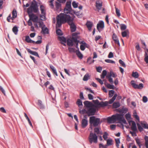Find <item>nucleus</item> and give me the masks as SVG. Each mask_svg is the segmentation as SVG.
Returning <instances> with one entry per match:
<instances>
[{
	"label": "nucleus",
	"instance_id": "1",
	"mask_svg": "<svg viewBox=\"0 0 148 148\" xmlns=\"http://www.w3.org/2000/svg\"><path fill=\"white\" fill-rule=\"evenodd\" d=\"M75 16L74 14L71 16L69 15H66L63 14H60L59 15V17L58 19L57 26H61L62 24L67 23L70 25L71 31L74 32L76 30V27L74 23Z\"/></svg>",
	"mask_w": 148,
	"mask_h": 148
},
{
	"label": "nucleus",
	"instance_id": "2",
	"mask_svg": "<svg viewBox=\"0 0 148 148\" xmlns=\"http://www.w3.org/2000/svg\"><path fill=\"white\" fill-rule=\"evenodd\" d=\"M107 120L108 123H114L117 121L120 123L127 124L123 114H121L116 113L115 114L113 115L111 117H108Z\"/></svg>",
	"mask_w": 148,
	"mask_h": 148
},
{
	"label": "nucleus",
	"instance_id": "3",
	"mask_svg": "<svg viewBox=\"0 0 148 148\" xmlns=\"http://www.w3.org/2000/svg\"><path fill=\"white\" fill-rule=\"evenodd\" d=\"M89 121L90 126L95 127L101 123L100 119L93 116L90 117Z\"/></svg>",
	"mask_w": 148,
	"mask_h": 148
},
{
	"label": "nucleus",
	"instance_id": "4",
	"mask_svg": "<svg viewBox=\"0 0 148 148\" xmlns=\"http://www.w3.org/2000/svg\"><path fill=\"white\" fill-rule=\"evenodd\" d=\"M72 10L71 7V1H67L66 3V7L64 10V13H63V14L68 15L71 14L72 16L73 14H72V13H71ZM61 14H62V13H61Z\"/></svg>",
	"mask_w": 148,
	"mask_h": 148
},
{
	"label": "nucleus",
	"instance_id": "5",
	"mask_svg": "<svg viewBox=\"0 0 148 148\" xmlns=\"http://www.w3.org/2000/svg\"><path fill=\"white\" fill-rule=\"evenodd\" d=\"M97 136L95 134L93 133L92 132L90 133L88 140L90 144H92L93 143H97Z\"/></svg>",
	"mask_w": 148,
	"mask_h": 148
},
{
	"label": "nucleus",
	"instance_id": "6",
	"mask_svg": "<svg viewBox=\"0 0 148 148\" xmlns=\"http://www.w3.org/2000/svg\"><path fill=\"white\" fill-rule=\"evenodd\" d=\"M95 6L98 11H99L102 9V12L103 13L105 12V9L102 7V2L100 0H97L95 3Z\"/></svg>",
	"mask_w": 148,
	"mask_h": 148
},
{
	"label": "nucleus",
	"instance_id": "7",
	"mask_svg": "<svg viewBox=\"0 0 148 148\" xmlns=\"http://www.w3.org/2000/svg\"><path fill=\"white\" fill-rule=\"evenodd\" d=\"M40 9L41 13V14L40 15V18L42 20H45L46 19L45 7L43 5H41L40 6Z\"/></svg>",
	"mask_w": 148,
	"mask_h": 148
},
{
	"label": "nucleus",
	"instance_id": "8",
	"mask_svg": "<svg viewBox=\"0 0 148 148\" xmlns=\"http://www.w3.org/2000/svg\"><path fill=\"white\" fill-rule=\"evenodd\" d=\"M79 41L77 40L76 38L72 37L71 39H69L67 40V42L68 45L70 46H72L73 45V42H74L76 45H78Z\"/></svg>",
	"mask_w": 148,
	"mask_h": 148
},
{
	"label": "nucleus",
	"instance_id": "9",
	"mask_svg": "<svg viewBox=\"0 0 148 148\" xmlns=\"http://www.w3.org/2000/svg\"><path fill=\"white\" fill-rule=\"evenodd\" d=\"M131 84L133 87L135 89H142L144 87L143 84L140 83L138 85L136 84L134 80L131 81Z\"/></svg>",
	"mask_w": 148,
	"mask_h": 148
},
{
	"label": "nucleus",
	"instance_id": "10",
	"mask_svg": "<svg viewBox=\"0 0 148 148\" xmlns=\"http://www.w3.org/2000/svg\"><path fill=\"white\" fill-rule=\"evenodd\" d=\"M104 23L102 21H100L97 25V28L99 32H100L104 28Z\"/></svg>",
	"mask_w": 148,
	"mask_h": 148
},
{
	"label": "nucleus",
	"instance_id": "11",
	"mask_svg": "<svg viewBox=\"0 0 148 148\" xmlns=\"http://www.w3.org/2000/svg\"><path fill=\"white\" fill-rule=\"evenodd\" d=\"M129 123L131 126V129L133 131H137V129L135 122L133 121H129Z\"/></svg>",
	"mask_w": 148,
	"mask_h": 148
},
{
	"label": "nucleus",
	"instance_id": "12",
	"mask_svg": "<svg viewBox=\"0 0 148 148\" xmlns=\"http://www.w3.org/2000/svg\"><path fill=\"white\" fill-rule=\"evenodd\" d=\"M96 111L95 109L92 107L88 109L87 114L88 116L94 115Z\"/></svg>",
	"mask_w": 148,
	"mask_h": 148
},
{
	"label": "nucleus",
	"instance_id": "13",
	"mask_svg": "<svg viewBox=\"0 0 148 148\" xmlns=\"http://www.w3.org/2000/svg\"><path fill=\"white\" fill-rule=\"evenodd\" d=\"M59 17V15L57 16V23L56 25V34L59 36H62L63 35V33L62 32V31L60 29H58V28L60 27V26H57L58 24V19Z\"/></svg>",
	"mask_w": 148,
	"mask_h": 148
},
{
	"label": "nucleus",
	"instance_id": "14",
	"mask_svg": "<svg viewBox=\"0 0 148 148\" xmlns=\"http://www.w3.org/2000/svg\"><path fill=\"white\" fill-rule=\"evenodd\" d=\"M29 17L30 20H32L34 22L36 23L38 20V17L33 14H29Z\"/></svg>",
	"mask_w": 148,
	"mask_h": 148
},
{
	"label": "nucleus",
	"instance_id": "15",
	"mask_svg": "<svg viewBox=\"0 0 148 148\" xmlns=\"http://www.w3.org/2000/svg\"><path fill=\"white\" fill-rule=\"evenodd\" d=\"M55 8H54L55 10L58 12H59L61 10V4L60 3L56 1L55 2Z\"/></svg>",
	"mask_w": 148,
	"mask_h": 148
},
{
	"label": "nucleus",
	"instance_id": "16",
	"mask_svg": "<svg viewBox=\"0 0 148 148\" xmlns=\"http://www.w3.org/2000/svg\"><path fill=\"white\" fill-rule=\"evenodd\" d=\"M38 25H39V27H41V28L42 27H44L45 26L42 21L37 22L36 23H35L34 24V25L35 27H36L37 28H38Z\"/></svg>",
	"mask_w": 148,
	"mask_h": 148
},
{
	"label": "nucleus",
	"instance_id": "17",
	"mask_svg": "<svg viewBox=\"0 0 148 148\" xmlns=\"http://www.w3.org/2000/svg\"><path fill=\"white\" fill-rule=\"evenodd\" d=\"M88 121L87 119H83L81 121V126L83 128H85L88 125Z\"/></svg>",
	"mask_w": 148,
	"mask_h": 148
},
{
	"label": "nucleus",
	"instance_id": "18",
	"mask_svg": "<svg viewBox=\"0 0 148 148\" xmlns=\"http://www.w3.org/2000/svg\"><path fill=\"white\" fill-rule=\"evenodd\" d=\"M86 25L89 31H91V28L93 25V23L90 21H88L86 23Z\"/></svg>",
	"mask_w": 148,
	"mask_h": 148
},
{
	"label": "nucleus",
	"instance_id": "19",
	"mask_svg": "<svg viewBox=\"0 0 148 148\" xmlns=\"http://www.w3.org/2000/svg\"><path fill=\"white\" fill-rule=\"evenodd\" d=\"M112 39L115 42V43L117 44L119 46L120 45V43L118 39L117 36L115 34H113L112 35Z\"/></svg>",
	"mask_w": 148,
	"mask_h": 148
},
{
	"label": "nucleus",
	"instance_id": "20",
	"mask_svg": "<svg viewBox=\"0 0 148 148\" xmlns=\"http://www.w3.org/2000/svg\"><path fill=\"white\" fill-rule=\"evenodd\" d=\"M84 106L86 108H90L92 107V103L90 102L86 101L84 102Z\"/></svg>",
	"mask_w": 148,
	"mask_h": 148
},
{
	"label": "nucleus",
	"instance_id": "21",
	"mask_svg": "<svg viewBox=\"0 0 148 148\" xmlns=\"http://www.w3.org/2000/svg\"><path fill=\"white\" fill-rule=\"evenodd\" d=\"M43 34H48L49 33V31L48 29L45 27V26L42 28V31L41 32Z\"/></svg>",
	"mask_w": 148,
	"mask_h": 148
},
{
	"label": "nucleus",
	"instance_id": "22",
	"mask_svg": "<svg viewBox=\"0 0 148 148\" xmlns=\"http://www.w3.org/2000/svg\"><path fill=\"white\" fill-rule=\"evenodd\" d=\"M30 6L34 12L37 13L38 11V8L36 5L32 4Z\"/></svg>",
	"mask_w": 148,
	"mask_h": 148
},
{
	"label": "nucleus",
	"instance_id": "23",
	"mask_svg": "<svg viewBox=\"0 0 148 148\" xmlns=\"http://www.w3.org/2000/svg\"><path fill=\"white\" fill-rule=\"evenodd\" d=\"M27 51L31 54L34 55L36 56H37L38 57H39L38 54L37 52L33 51L30 49L28 48L27 49Z\"/></svg>",
	"mask_w": 148,
	"mask_h": 148
},
{
	"label": "nucleus",
	"instance_id": "24",
	"mask_svg": "<svg viewBox=\"0 0 148 148\" xmlns=\"http://www.w3.org/2000/svg\"><path fill=\"white\" fill-rule=\"evenodd\" d=\"M50 67L51 69L53 74L55 75L56 76H58V75L57 72L56 70L54 67L52 65H50Z\"/></svg>",
	"mask_w": 148,
	"mask_h": 148
},
{
	"label": "nucleus",
	"instance_id": "25",
	"mask_svg": "<svg viewBox=\"0 0 148 148\" xmlns=\"http://www.w3.org/2000/svg\"><path fill=\"white\" fill-rule=\"evenodd\" d=\"M108 104V101H106L105 102L101 101L99 103V107H103L107 106Z\"/></svg>",
	"mask_w": 148,
	"mask_h": 148
},
{
	"label": "nucleus",
	"instance_id": "26",
	"mask_svg": "<svg viewBox=\"0 0 148 148\" xmlns=\"http://www.w3.org/2000/svg\"><path fill=\"white\" fill-rule=\"evenodd\" d=\"M25 41L29 43H35V41L32 40L29 36H27L25 37Z\"/></svg>",
	"mask_w": 148,
	"mask_h": 148
},
{
	"label": "nucleus",
	"instance_id": "27",
	"mask_svg": "<svg viewBox=\"0 0 148 148\" xmlns=\"http://www.w3.org/2000/svg\"><path fill=\"white\" fill-rule=\"evenodd\" d=\"M75 53L77 56L80 59H82L83 57V56L79 50L75 51Z\"/></svg>",
	"mask_w": 148,
	"mask_h": 148
},
{
	"label": "nucleus",
	"instance_id": "28",
	"mask_svg": "<svg viewBox=\"0 0 148 148\" xmlns=\"http://www.w3.org/2000/svg\"><path fill=\"white\" fill-rule=\"evenodd\" d=\"M117 96V94H115L112 98L108 101V103L110 104H112L115 100Z\"/></svg>",
	"mask_w": 148,
	"mask_h": 148
},
{
	"label": "nucleus",
	"instance_id": "29",
	"mask_svg": "<svg viewBox=\"0 0 148 148\" xmlns=\"http://www.w3.org/2000/svg\"><path fill=\"white\" fill-rule=\"evenodd\" d=\"M90 75L88 73H86L84 76L83 80L84 81H87L90 78Z\"/></svg>",
	"mask_w": 148,
	"mask_h": 148
},
{
	"label": "nucleus",
	"instance_id": "30",
	"mask_svg": "<svg viewBox=\"0 0 148 148\" xmlns=\"http://www.w3.org/2000/svg\"><path fill=\"white\" fill-rule=\"evenodd\" d=\"M77 104L78 105L79 107L80 108H82L83 106L82 101L80 99H77Z\"/></svg>",
	"mask_w": 148,
	"mask_h": 148
},
{
	"label": "nucleus",
	"instance_id": "31",
	"mask_svg": "<svg viewBox=\"0 0 148 148\" xmlns=\"http://www.w3.org/2000/svg\"><path fill=\"white\" fill-rule=\"evenodd\" d=\"M141 125L143 128L148 129V124L147 123H141Z\"/></svg>",
	"mask_w": 148,
	"mask_h": 148
},
{
	"label": "nucleus",
	"instance_id": "32",
	"mask_svg": "<svg viewBox=\"0 0 148 148\" xmlns=\"http://www.w3.org/2000/svg\"><path fill=\"white\" fill-rule=\"evenodd\" d=\"M120 106V104L119 102H114L113 104V107L114 108H117Z\"/></svg>",
	"mask_w": 148,
	"mask_h": 148
},
{
	"label": "nucleus",
	"instance_id": "33",
	"mask_svg": "<svg viewBox=\"0 0 148 148\" xmlns=\"http://www.w3.org/2000/svg\"><path fill=\"white\" fill-rule=\"evenodd\" d=\"M133 116L134 118H136V119L138 121H139V117L137 115L136 112L135 110L134 111Z\"/></svg>",
	"mask_w": 148,
	"mask_h": 148
},
{
	"label": "nucleus",
	"instance_id": "34",
	"mask_svg": "<svg viewBox=\"0 0 148 148\" xmlns=\"http://www.w3.org/2000/svg\"><path fill=\"white\" fill-rule=\"evenodd\" d=\"M107 71L105 70H104L103 71L102 74L101 75V79H104L105 76L107 75Z\"/></svg>",
	"mask_w": 148,
	"mask_h": 148
},
{
	"label": "nucleus",
	"instance_id": "35",
	"mask_svg": "<svg viewBox=\"0 0 148 148\" xmlns=\"http://www.w3.org/2000/svg\"><path fill=\"white\" fill-rule=\"evenodd\" d=\"M13 32L14 33L15 35H17V34L18 32V30L17 27L16 26H14L12 28V29Z\"/></svg>",
	"mask_w": 148,
	"mask_h": 148
},
{
	"label": "nucleus",
	"instance_id": "36",
	"mask_svg": "<svg viewBox=\"0 0 148 148\" xmlns=\"http://www.w3.org/2000/svg\"><path fill=\"white\" fill-rule=\"evenodd\" d=\"M58 39L61 42H62L64 43H66V40L65 38L63 36H59L58 37Z\"/></svg>",
	"mask_w": 148,
	"mask_h": 148
},
{
	"label": "nucleus",
	"instance_id": "37",
	"mask_svg": "<svg viewBox=\"0 0 148 148\" xmlns=\"http://www.w3.org/2000/svg\"><path fill=\"white\" fill-rule=\"evenodd\" d=\"M105 85L106 87H107L108 88L110 89H114V86L113 85L110 84H106L105 83Z\"/></svg>",
	"mask_w": 148,
	"mask_h": 148
},
{
	"label": "nucleus",
	"instance_id": "38",
	"mask_svg": "<svg viewBox=\"0 0 148 148\" xmlns=\"http://www.w3.org/2000/svg\"><path fill=\"white\" fill-rule=\"evenodd\" d=\"M145 145L146 148H148V137L145 136Z\"/></svg>",
	"mask_w": 148,
	"mask_h": 148
},
{
	"label": "nucleus",
	"instance_id": "39",
	"mask_svg": "<svg viewBox=\"0 0 148 148\" xmlns=\"http://www.w3.org/2000/svg\"><path fill=\"white\" fill-rule=\"evenodd\" d=\"M107 146L111 145L112 144V140L111 139H108L106 140Z\"/></svg>",
	"mask_w": 148,
	"mask_h": 148
},
{
	"label": "nucleus",
	"instance_id": "40",
	"mask_svg": "<svg viewBox=\"0 0 148 148\" xmlns=\"http://www.w3.org/2000/svg\"><path fill=\"white\" fill-rule=\"evenodd\" d=\"M94 60H92L91 57H89L87 59V63L89 64H90L94 62Z\"/></svg>",
	"mask_w": 148,
	"mask_h": 148
},
{
	"label": "nucleus",
	"instance_id": "41",
	"mask_svg": "<svg viewBox=\"0 0 148 148\" xmlns=\"http://www.w3.org/2000/svg\"><path fill=\"white\" fill-rule=\"evenodd\" d=\"M132 76L133 77L135 78H138L139 77V75L138 72H133L132 73Z\"/></svg>",
	"mask_w": 148,
	"mask_h": 148
},
{
	"label": "nucleus",
	"instance_id": "42",
	"mask_svg": "<svg viewBox=\"0 0 148 148\" xmlns=\"http://www.w3.org/2000/svg\"><path fill=\"white\" fill-rule=\"evenodd\" d=\"M109 76H110V77H116L117 75L116 74L113 72L112 71H110L109 75H108Z\"/></svg>",
	"mask_w": 148,
	"mask_h": 148
},
{
	"label": "nucleus",
	"instance_id": "43",
	"mask_svg": "<svg viewBox=\"0 0 148 148\" xmlns=\"http://www.w3.org/2000/svg\"><path fill=\"white\" fill-rule=\"evenodd\" d=\"M125 116L128 122L130 121H129V120L131 118V115L129 113H127L125 115Z\"/></svg>",
	"mask_w": 148,
	"mask_h": 148
},
{
	"label": "nucleus",
	"instance_id": "44",
	"mask_svg": "<svg viewBox=\"0 0 148 148\" xmlns=\"http://www.w3.org/2000/svg\"><path fill=\"white\" fill-rule=\"evenodd\" d=\"M13 18H16L17 16V14L16 10L15 9L13 10L12 12Z\"/></svg>",
	"mask_w": 148,
	"mask_h": 148
},
{
	"label": "nucleus",
	"instance_id": "45",
	"mask_svg": "<svg viewBox=\"0 0 148 148\" xmlns=\"http://www.w3.org/2000/svg\"><path fill=\"white\" fill-rule=\"evenodd\" d=\"M33 11L31 6H30L29 8H27V12L29 15V14H32V12H33Z\"/></svg>",
	"mask_w": 148,
	"mask_h": 148
},
{
	"label": "nucleus",
	"instance_id": "46",
	"mask_svg": "<svg viewBox=\"0 0 148 148\" xmlns=\"http://www.w3.org/2000/svg\"><path fill=\"white\" fill-rule=\"evenodd\" d=\"M137 125L138 126V129L140 132H141L143 131V127H142L141 125L139 123H137Z\"/></svg>",
	"mask_w": 148,
	"mask_h": 148
},
{
	"label": "nucleus",
	"instance_id": "47",
	"mask_svg": "<svg viewBox=\"0 0 148 148\" xmlns=\"http://www.w3.org/2000/svg\"><path fill=\"white\" fill-rule=\"evenodd\" d=\"M54 0H49V2L50 3L49 5L50 8L52 9H53L54 8V6L53 4V2Z\"/></svg>",
	"mask_w": 148,
	"mask_h": 148
},
{
	"label": "nucleus",
	"instance_id": "48",
	"mask_svg": "<svg viewBox=\"0 0 148 148\" xmlns=\"http://www.w3.org/2000/svg\"><path fill=\"white\" fill-rule=\"evenodd\" d=\"M108 134L106 132H104L103 137L104 139L105 140H106L108 138Z\"/></svg>",
	"mask_w": 148,
	"mask_h": 148
},
{
	"label": "nucleus",
	"instance_id": "49",
	"mask_svg": "<svg viewBox=\"0 0 148 148\" xmlns=\"http://www.w3.org/2000/svg\"><path fill=\"white\" fill-rule=\"evenodd\" d=\"M114 92V91L113 90H111L109 91V95L110 97H112L113 95Z\"/></svg>",
	"mask_w": 148,
	"mask_h": 148
},
{
	"label": "nucleus",
	"instance_id": "50",
	"mask_svg": "<svg viewBox=\"0 0 148 148\" xmlns=\"http://www.w3.org/2000/svg\"><path fill=\"white\" fill-rule=\"evenodd\" d=\"M78 3H76L75 1H73L72 3L73 7L74 8H76L78 7Z\"/></svg>",
	"mask_w": 148,
	"mask_h": 148
},
{
	"label": "nucleus",
	"instance_id": "51",
	"mask_svg": "<svg viewBox=\"0 0 148 148\" xmlns=\"http://www.w3.org/2000/svg\"><path fill=\"white\" fill-rule=\"evenodd\" d=\"M94 132L97 134H99L100 132L99 128H95L94 129Z\"/></svg>",
	"mask_w": 148,
	"mask_h": 148
},
{
	"label": "nucleus",
	"instance_id": "52",
	"mask_svg": "<svg viewBox=\"0 0 148 148\" xmlns=\"http://www.w3.org/2000/svg\"><path fill=\"white\" fill-rule=\"evenodd\" d=\"M106 77L108 79V80L111 84H113V79L110 76H109V75H108L106 76Z\"/></svg>",
	"mask_w": 148,
	"mask_h": 148
},
{
	"label": "nucleus",
	"instance_id": "53",
	"mask_svg": "<svg viewBox=\"0 0 148 148\" xmlns=\"http://www.w3.org/2000/svg\"><path fill=\"white\" fill-rule=\"evenodd\" d=\"M84 45H81L80 46V49L81 50L84 51L85 49V46L86 45V44L85 42L83 43Z\"/></svg>",
	"mask_w": 148,
	"mask_h": 148
},
{
	"label": "nucleus",
	"instance_id": "54",
	"mask_svg": "<svg viewBox=\"0 0 148 148\" xmlns=\"http://www.w3.org/2000/svg\"><path fill=\"white\" fill-rule=\"evenodd\" d=\"M127 26H126L123 24H121V30H124L125 29H126Z\"/></svg>",
	"mask_w": 148,
	"mask_h": 148
},
{
	"label": "nucleus",
	"instance_id": "55",
	"mask_svg": "<svg viewBox=\"0 0 148 148\" xmlns=\"http://www.w3.org/2000/svg\"><path fill=\"white\" fill-rule=\"evenodd\" d=\"M115 8L116 14L118 16H121V14L119 10L118 9V8L116 7H115Z\"/></svg>",
	"mask_w": 148,
	"mask_h": 148
},
{
	"label": "nucleus",
	"instance_id": "56",
	"mask_svg": "<svg viewBox=\"0 0 148 148\" xmlns=\"http://www.w3.org/2000/svg\"><path fill=\"white\" fill-rule=\"evenodd\" d=\"M93 102L95 103V104L97 106H99V103H100V102L97 99L96 100H93Z\"/></svg>",
	"mask_w": 148,
	"mask_h": 148
},
{
	"label": "nucleus",
	"instance_id": "57",
	"mask_svg": "<svg viewBox=\"0 0 148 148\" xmlns=\"http://www.w3.org/2000/svg\"><path fill=\"white\" fill-rule=\"evenodd\" d=\"M120 64L123 67H125L126 65L125 63L121 60H120L119 61Z\"/></svg>",
	"mask_w": 148,
	"mask_h": 148
},
{
	"label": "nucleus",
	"instance_id": "58",
	"mask_svg": "<svg viewBox=\"0 0 148 148\" xmlns=\"http://www.w3.org/2000/svg\"><path fill=\"white\" fill-rule=\"evenodd\" d=\"M105 61L106 62L108 63H115V62L114 61L110 59H106L105 60Z\"/></svg>",
	"mask_w": 148,
	"mask_h": 148
},
{
	"label": "nucleus",
	"instance_id": "59",
	"mask_svg": "<svg viewBox=\"0 0 148 148\" xmlns=\"http://www.w3.org/2000/svg\"><path fill=\"white\" fill-rule=\"evenodd\" d=\"M127 30L123 32H122V35L123 37H126L127 35Z\"/></svg>",
	"mask_w": 148,
	"mask_h": 148
},
{
	"label": "nucleus",
	"instance_id": "60",
	"mask_svg": "<svg viewBox=\"0 0 148 148\" xmlns=\"http://www.w3.org/2000/svg\"><path fill=\"white\" fill-rule=\"evenodd\" d=\"M136 142L137 144L138 145L139 147V148H141V144L140 143V140L139 139H137L136 140Z\"/></svg>",
	"mask_w": 148,
	"mask_h": 148
},
{
	"label": "nucleus",
	"instance_id": "61",
	"mask_svg": "<svg viewBox=\"0 0 148 148\" xmlns=\"http://www.w3.org/2000/svg\"><path fill=\"white\" fill-rule=\"evenodd\" d=\"M107 145H103V144L101 143L99 144V148H107Z\"/></svg>",
	"mask_w": 148,
	"mask_h": 148
},
{
	"label": "nucleus",
	"instance_id": "62",
	"mask_svg": "<svg viewBox=\"0 0 148 148\" xmlns=\"http://www.w3.org/2000/svg\"><path fill=\"white\" fill-rule=\"evenodd\" d=\"M79 34V33H73L72 34V37H74L75 38H76L77 40V39L78 38V36L77 35V34Z\"/></svg>",
	"mask_w": 148,
	"mask_h": 148
},
{
	"label": "nucleus",
	"instance_id": "63",
	"mask_svg": "<svg viewBox=\"0 0 148 148\" xmlns=\"http://www.w3.org/2000/svg\"><path fill=\"white\" fill-rule=\"evenodd\" d=\"M143 101L144 103H146L148 101V99L147 97L144 96L143 97Z\"/></svg>",
	"mask_w": 148,
	"mask_h": 148
},
{
	"label": "nucleus",
	"instance_id": "64",
	"mask_svg": "<svg viewBox=\"0 0 148 148\" xmlns=\"http://www.w3.org/2000/svg\"><path fill=\"white\" fill-rule=\"evenodd\" d=\"M70 52H75V48H73L69 47L68 48Z\"/></svg>",
	"mask_w": 148,
	"mask_h": 148
}]
</instances>
